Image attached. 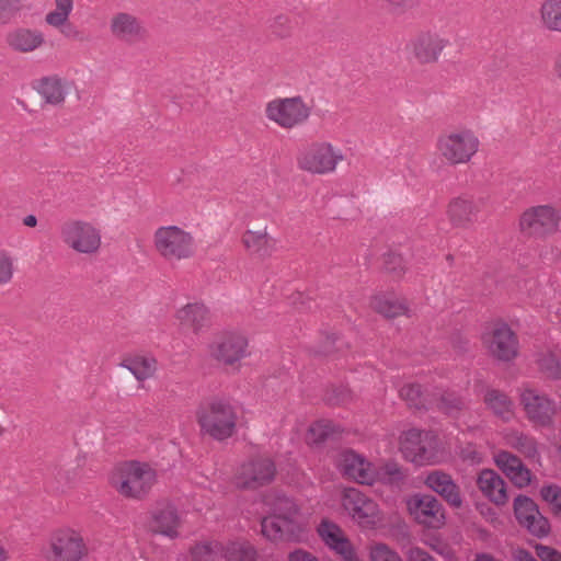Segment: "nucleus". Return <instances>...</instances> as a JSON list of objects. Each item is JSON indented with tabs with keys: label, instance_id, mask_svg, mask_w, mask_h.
I'll list each match as a JSON object with an SVG mask.
<instances>
[{
	"label": "nucleus",
	"instance_id": "f257e3e1",
	"mask_svg": "<svg viewBox=\"0 0 561 561\" xmlns=\"http://www.w3.org/2000/svg\"><path fill=\"white\" fill-rule=\"evenodd\" d=\"M157 471L150 463L130 460L113 469L110 484L124 499L142 501L157 483Z\"/></svg>",
	"mask_w": 561,
	"mask_h": 561
},
{
	"label": "nucleus",
	"instance_id": "f03ea898",
	"mask_svg": "<svg viewBox=\"0 0 561 561\" xmlns=\"http://www.w3.org/2000/svg\"><path fill=\"white\" fill-rule=\"evenodd\" d=\"M195 415L202 434L215 440H226L236 433L237 410L227 399L210 398L201 402Z\"/></svg>",
	"mask_w": 561,
	"mask_h": 561
},
{
	"label": "nucleus",
	"instance_id": "7ed1b4c3",
	"mask_svg": "<svg viewBox=\"0 0 561 561\" xmlns=\"http://www.w3.org/2000/svg\"><path fill=\"white\" fill-rule=\"evenodd\" d=\"M152 247L159 257L170 265L187 261L195 253L193 234L176 225L157 228L152 234Z\"/></svg>",
	"mask_w": 561,
	"mask_h": 561
},
{
	"label": "nucleus",
	"instance_id": "20e7f679",
	"mask_svg": "<svg viewBox=\"0 0 561 561\" xmlns=\"http://www.w3.org/2000/svg\"><path fill=\"white\" fill-rule=\"evenodd\" d=\"M480 141L469 128L442 131L435 144L438 158L449 167L469 163L479 151Z\"/></svg>",
	"mask_w": 561,
	"mask_h": 561
},
{
	"label": "nucleus",
	"instance_id": "39448f33",
	"mask_svg": "<svg viewBox=\"0 0 561 561\" xmlns=\"http://www.w3.org/2000/svg\"><path fill=\"white\" fill-rule=\"evenodd\" d=\"M89 552L88 542L79 530L62 527L51 533L44 556L47 561H85Z\"/></svg>",
	"mask_w": 561,
	"mask_h": 561
},
{
	"label": "nucleus",
	"instance_id": "423d86ee",
	"mask_svg": "<svg viewBox=\"0 0 561 561\" xmlns=\"http://www.w3.org/2000/svg\"><path fill=\"white\" fill-rule=\"evenodd\" d=\"M296 160L300 170L323 175L333 173L344 156L340 148L329 141H313L299 150Z\"/></svg>",
	"mask_w": 561,
	"mask_h": 561
},
{
	"label": "nucleus",
	"instance_id": "0eeeda50",
	"mask_svg": "<svg viewBox=\"0 0 561 561\" xmlns=\"http://www.w3.org/2000/svg\"><path fill=\"white\" fill-rule=\"evenodd\" d=\"M265 116L279 128L291 130L309 121L311 106L301 96L278 98L266 104Z\"/></svg>",
	"mask_w": 561,
	"mask_h": 561
},
{
	"label": "nucleus",
	"instance_id": "6e6552de",
	"mask_svg": "<svg viewBox=\"0 0 561 561\" xmlns=\"http://www.w3.org/2000/svg\"><path fill=\"white\" fill-rule=\"evenodd\" d=\"M62 243L79 254L93 255L102 243L101 231L91 222L70 219L60 226Z\"/></svg>",
	"mask_w": 561,
	"mask_h": 561
},
{
	"label": "nucleus",
	"instance_id": "1a4fd4ad",
	"mask_svg": "<svg viewBox=\"0 0 561 561\" xmlns=\"http://www.w3.org/2000/svg\"><path fill=\"white\" fill-rule=\"evenodd\" d=\"M519 402L527 420L534 426L553 427L558 407L548 394L529 385H524L519 389Z\"/></svg>",
	"mask_w": 561,
	"mask_h": 561
},
{
	"label": "nucleus",
	"instance_id": "9d476101",
	"mask_svg": "<svg viewBox=\"0 0 561 561\" xmlns=\"http://www.w3.org/2000/svg\"><path fill=\"white\" fill-rule=\"evenodd\" d=\"M249 341L239 332H224L209 345L208 353L211 359L219 365L239 369L242 359L249 356Z\"/></svg>",
	"mask_w": 561,
	"mask_h": 561
},
{
	"label": "nucleus",
	"instance_id": "9b49d317",
	"mask_svg": "<svg viewBox=\"0 0 561 561\" xmlns=\"http://www.w3.org/2000/svg\"><path fill=\"white\" fill-rule=\"evenodd\" d=\"M448 46V38L438 32L425 30L410 38L405 50L417 65L427 66L437 64Z\"/></svg>",
	"mask_w": 561,
	"mask_h": 561
},
{
	"label": "nucleus",
	"instance_id": "f8f14e48",
	"mask_svg": "<svg viewBox=\"0 0 561 561\" xmlns=\"http://www.w3.org/2000/svg\"><path fill=\"white\" fill-rule=\"evenodd\" d=\"M561 214L550 205H539L526 209L519 218V229L528 237L546 238L556 233Z\"/></svg>",
	"mask_w": 561,
	"mask_h": 561
},
{
	"label": "nucleus",
	"instance_id": "ddd939ff",
	"mask_svg": "<svg viewBox=\"0 0 561 561\" xmlns=\"http://www.w3.org/2000/svg\"><path fill=\"white\" fill-rule=\"evenodd\" d=\"M276 476V466L267 457L253 458L242 463L236 474L237 488L256 490L272 483Z\"/></svg>",
	"mask_w": 561,
	"mask_h": 561
},
{
	"label": "nucleus",
	"instance_id": "4468645a",
	"mask_svg": "<svg viewBox=\"0 0 561 561\" xmlns=\"http://www.w3.org/2000/svg\"><path fill=\"white\" fill-rule=\"evenodd\" d=\"M261 531L274 542H301L308 535L301 518H262Z\"/></svg>",
	"mask_w": 561,
	"mask_h": 561
},
{
	"label": "nucleus",
	"instance_id": "2eb2a0df",
	"mask_svg": "<svg viewBox=\"0 0 561 561\" xmlns=\"http://www.w3.org/2000/svg\"><path fill=\"white\" fill-rule=\"evenodd\" d=\"M483 344L492 357L502 362H510L518 354L517 336L506 323L496 324L485 333Z\"/></svg>",
	"mask_w": 561,
	"mask_h": 561
},
{
	"label": "nucleus",
	"instance_id": "dca6fc26",
	"mask_svg": "<svg viewBox=\"0 0 561 561\" xmlns=\"http://www.w3.org/2000/svg\"><path fill=\"white\" fill-rule=\"evenodd\" d=\"M433 442L434 436L430 432L411 428L401 437V450L410 461L423 465L435 457Z\"/></svg>",
	"mask_w": 561,
	"mask_h": 561
},
{
	"label": "nucleus",
	"instance_id": "f3484780",
	"mask_svg": "<svg viewBox=\"0 0 561 561\" xmlns=\"http://www.w3.org/2000/svg\"><path fill=\"white\" fill-rule=\"evenodd\" d=\"M514 514L520 526L536 537H545L550 531L548 519L539 512L537 504L526 495L514 500Z\"/></svg>",
	"mask_w": 561,
	"mask_h": 561
},
{
	"label": "nucleus",
	"instance_id": "a211bd4d",
	"mask_svg": "<svg viewBox=\"0 0 561 561\" xmlns=\"http://www.w3.org/2000/svg\"><path fill=\"white\" fill-rule=\"evenodd\" d=\"M408 508L417 523L439 528L445 522L442 503L431 494H414L408 501Z\"/></svg>",
	"mask_w": 561,
	"mask_h": 561
},
{
	"label": "nucleus",
	"instance_id": "6ab92c4d",
	"mask_svg": "<svg viewBox=\"0 0 561 561\" xmlns=\"http://www.w3.org/2000/svg\"><path fill=\"white\" fill-rule=\"evenodd\" d=\"M343 506L360 524L375 525L379 520L378 504L358 489L344 491Z\"/></svg>",
	"mask_w": 561,
	"mask_h": 561
},
{
	"label": "nucleus",
	"instance_id": "aec40b11",
	"mask_svg": "<svg viewBox=\"0 0 561 561\" xmlns=\"http://www.w3.org/2000/svg\"><path fill=\"white\" fill-rule=\"evenodd\" d=\"M110 32L117 41L126 44H137L148 38V31L141 20L128 12H118L111 18Z\"/></svg>",
	"mask_w": 561,
	"mask_h": 561
},
{
	"label": "nucleus",
	"instance_id": "412c9836",
	"mask_svg": "<svg viewBox=\"0 0 561 561\" xmlns=\"http://www.w3.org/2000/svg\"><path fill=\"white\" fill-rule=\"evenodd\" d=\"M339 470L360 484H373L376 472L369 461L351 449L342 450L335 459Z\"/></svg>",
	"mask_w": 561,
	"mask_h": 561
},
{
	"label": "nucleus",
	"instance_id": "4be33fe9",
	"mask_svg": "<svg viewBox=\"0 0 561 561\" xmlns=\"http://www.w3.org/2000/svg\"><path fill=\"white\" fill-rule=\"evenodd\" d=\"M482 207L481 198L458 196L448 203L447 217L453 227L468 229L478 220Z\"/></svg>",
	"mask_w": 561,
	"mask_h": 561
},
{
	"label": "nucleus",
	"instance_id": "5701e85b",
	"mask_svg": "<svg viewBox=\"0 0 561 561\" xmlns=\"http://www.w3.org/2000/svg\"><path fill=\"white\" fill-rule=\"evenodd\" d=\"M175 319L182 331L194 334L205 331L211 323L210 311L203 302L186 304L176 311Z\"/></svg>",
	"mask_w": 561,
	"mask_h": 561
},
{
	"label": "nucleus",
	"instance_id": "b1692460",
	"mask_svg": "<svg viewBox=\"0 0 561 561\" xmlns=\"http://www.w3.org/2000/svg\"><path fill=\"white\" fill-rule=\"evenodd\" d=\"M181 517L176 507L171 503L158 505L150 512L149 529L171 539L179 537Z\"/></svg>",
	"mask_w": 561,
	"mask_h": 561
},
{
	"label": "nucleus",
	"instance_id": "393cba45",
	"mask_svg": "<svg viewBox=\"0 0 561 561\" xmlns=\"http://www.w3.org/2000/svg\"><path fill=\"white\" fill-rule=\"evenodd\" d=\"M424 484L440 495L451 507L460 508L462 506L460 486L449 473L443 470L430 471L424 479Z\"/></svg>",
	"mask_w": 561,
	"mask_h": 561
},
{
	"label": "nucleus",
	"instance_id": "a878e982",
	"mask_svg": "<svg viewBox=\"0 0 561 561\" xmlns=\"http://www.w3.org/2000/svg\"><path fill=\"white\" fill-rule=\"evenodd\" d=\"M318 533L324 543L341 556L343 561H358L352 543L336 524L322 520L318 527Z\"/></svg>",
	"mask_w": 561,
	"mask_h": 561
},
{
	"label": "nucleus",
	"instance_id": "bb28decb",
	"mask_svg": "<svg viewBox=\"0 0 561 561\" xmlns=\"http://www.w3.org/2000/svg\"><path fill=\"white\" fill-rule=\"evenodd\" d=\"M496 466L519 489L530 484L531 472L515 455L508 451H500L495 456Z\"/></svg>",
	"mask_w": 561,
	"mask_h": 561
},
{
	"label": "nucleus",
	"instance_id": "cd10ccee",
	"mask_svg": "<svg viewBox=\"0 0 561 561\" xmlns=\"http://www.w3.org/2000/svg\"><path fill=\"white\" fill-rule=\"evenodd\" d=\"M5 42L12 50L28 54L41 48L45 43V37L38 30L16 27L7 34Z\"/></svg>",
	"mask_w": 561,
	"mask_h": 561
},
{
	"label": "nucleus",
	"instance_id": "c85d7f7f",
	"mask_svg": "<svg viewBox=\"0 0 561 561\" xmlns=\"http://www.w3.org/2000/svg\"><path fill=\"white\" fill-rule=\"evenodd\" d=\"M479 490L494 504L504 505L508 501L505 481L492 469L482 470L477 479Z\"/></svg>",
	"mask_w": 561,
	"mask_h": 561
},
{
	"label": "nucleus",
	"instance_id": "c756f323",
	"mask_svg": "<svg viewBox=\"0 0 561 561\" xmlns=\"http://www.w3.org/2000/svg\"><path fill=\"white\" fill-rule=\"evenodd\" d=\"M370 306L377 313L388 319L409 316L410 311L405 299L394 298L387 295L374 296Z\"/></svg>",
	"mask_w": 561,
	"mask_h": 561
},
{
	"label": "nucleus",
	"instance_id": "7c9ffc66",
	"mask_svg": "<svg viewBox=\"0 0 561 561\" xmlns=\"http://www.w3.org/2000/svg\"><path fill=\"white\" fill-rule=\"evenodd\" d=\"M242 244L244 248L254 255L264 257L271 254V239L267 233V228L259 226L254 229H248L242 234Z\"/></svg>",
	"mask_w": 561,
	"mask_h": 561
},
{
	"label": "nucleus",
	"instance_id": "2f4dec72",
	"mask_svg": "<svg viewBox=\"0 0 561 561\" xmlns=\"http://www.w3.org/2000/svg\"><path fill=\"white\" fill-rule=\"evenodd\" d=\"M37 92L51 105L61 104L66 98L65 82L58 77H46L38 81Z\"/></svg>",
	"mask_w": 561,
	"mask_h": 561
},
{
	"label": "nucleus",
	"instance_id": "473e14b6",
	"mask_svg": "<svg viewBox=\"0 0 561 561\" xmlns=\"http://www.w3.org/2000/svg\"><path fill=\"white\" fill-rule=\"evenodd\" d=\"M484 403L499 417L504 421L513 416V402L504 392L489 389L484 394Z\"/></svg>",
	"mask_w": 561,
	"mask_h": 561
},
{
	"label": "nucleus",
	"instance_id": "72a5a7b5",
	"mask_svg": "<svg viewBox=\"0 0 561 561\" xmlns=\"http://www.w3.org/2000/svg\"><path fill=\"white\" fill-rule=\"evenodd\" d=\"M542 26L561 34V0H545L539 9Z\"/></svg>",
	"mask_w": 561,
	"mask_h": 561
},
{
	"label": "nucleus",
	"instance_id": "f704fd0d",
	"mask_svg": "<svg viewBox=\"0 0 561 561\" xmlns=\"http://www.w3.org/2000/svg\"><path fill=\"white\" fill-rule=\"evenodd\" d=\"M121 366L128 369L138 381H145L153 377L157 370L156 360L144 356L126 358Z\"/></svg>",
	"mask_w": 561,
	"mask_h": 561
},
{
	"label": "nucleus",
	"instance_id": "c9c22d12",
	"mask_svg": "<svg viewBox=\"0 0 561 561\" xmlns=\"http://www.w3.org/2000/svg\"><path fill=\"white\" fill-rule=\"evenodd\" d=\"M226 561H255L256 550L247 541H232L222 547Z\"/></svg>",
	"mask_w": 561,
	"mask_h": 561
},
{
	"label": "nucleus",
	"instance_id": "e433bc0d",
	"mask_svg": "<svg viewBox=\"0 0 561 561\" xmlns=\"http://www.w3.org/2000/svg\"><path fill=\"white\" fill-rule=\"evenodd\" d=\"M506 444L522 453L527 457H534L537 454V443L536 440L518 431H511L505 435Z\"/></svg>",
	"mask_w": 561,
	"mask_h": 561
},
{
	"label": "nucleus",
	"instance_id": "4c0bfd02",
	"mask_svg": "<svg viewBox=\"0 0 561 561\" xmlns=\"http://www.w3.org/2000/svg\"><path fill=\"white\" fill-rule=\"evenodd\" d=\"M265 518H301L296 502L287 496H277L273 504L272 514Z\"/></svg>",
	"mask_w": 561,
	"mask_h": 561
},
{
	"label": "nucleus",
	"instance_id": "58836bf2",
	"mask_svg": "<svg viewBox=\"0 0 561 561\" xmlns=\"http://www.w3.org/2000/svg\"><path fill=\"white\" fill-rule=\"evenodd\" d=\"M222 547L220 542H205L195 545L191 549L193 561H217V558L222 557Z\"/></svg>",
	"mask_w": 561,
	"mask_h": 561
},
{
	"label": "nucleus",
	"instance_id": "ea45409f",
	"mask_svg": "<svg viewBox=\"0 0 561 561\" xmlns=\"http://www.w3.org/2000/svg\"><path fill=\"white\" fill-rule=\"evenodd\" d=\"M538 365L547 378L561 379V356L552 352L542 353L538 358Z\"/></svg>",
	"mask_w": 561,
	"mask_h": 561
},
{
	"label": "nucleus",
	"instance_id": "a19ab883",
	"mask_svg": "<svg viewBox=\"0 0 561 561\" xmlns=\"http://www.w3.org/2000/svg\"><path fill=\"white\" fill-rule=\"evenodd\" d=\"M334 434V426L329 421H319L313 423L308 432V442L313 445L324 443Z\"/></svg>",
	"mask_w": 561,
	"mask_h": 561
},
{
	"label": "nucleus",
	"instance_id": "79ce46f5",
	"mask_svg": "<svg viewBox=\"0 0 561 561\" xmlns=\"http://www.w3.org/2000/svg\"><path fill=\"white\" fill-rule=\"evenodd\" d=\"M465 405V401L454 392H444L437 402V408L451 416L457 415Z\"/></svg>",
	"mask_w": 561,
	"mask_h": 561
},
{
	"label": "nucleus",
	"instance_id": "37998d69",
	"mask_svg": "<svg viewBox=\"0 0 561 561\" xmlns=\"http://www.w3.org/2000/svg\"><path fill=\"white\" fill-rule=\"evenodd\" d=\"M49 26H53L68 39L72 41H83V33L78 30V27L69 21V16L53 19L45 21Z\"/></svg>",
	"mask_w": 561,
	"mask_h": 561
},
{
	"label": "nucleus",
	"instance_id": "c03bdc74",
	"mask_svg": "<svg viewBox=\"0 0 561 561\" xmlns=\"http://www.w3.org/2000/svg\"><path fill=\"white\" fill-rule=\"evenodd\" d=\"M378 474L382 481L393 485H400L407 478L405 472L396 462H388L382 466Z\"/></svg>",
	"mask_w": 561,
	"mask_h": 561
},
{
	"label": "nucleus",
	"instance_id": "a18cd8bd",
	"mask_svg": "<svg viewBox=\"0 0 561 561\" xmlns=\"http://www.w3.org/2000/svg\"><path fill=\"white\" fill-rule=\"evenodd\" d=\"M53 474L57 490L62 492L72 486L77 479V471L66 466L55 467Z\"/></svg>",
	"mask_w": 561,
	"mask_h": 561
},
{
	"label": "nucleus",
	"instance_id": "49530a36",
	"mask_svg": "<svg viewBox=\"0 0 561 561\" xmlns=\"http://www.w3.org/2000/svg\"><path fill=\"white\" fill-rule=\"evenodd\" d=\"M383 268L393 277H401L404 275L407 267L402 255L393 252L383 255Z\"/></svg>",
	"mask_w": 561,
	"mask_h": 561
},
{
	"label": "nucleus",
	"instance_id": "de8ad7c7",
	"mask_svg": "<svg viewBox=\"0 0 561 561\" xmlns=\"http://www.w3.org/2000/svg\"><path fill=\"white\" fill-rule=\"evenodd\" d=\"M400 397L412 408L421 409L424 407L423 393L420 385L410 383L403 386L400 390Z\"/></svg>",
	"mask_w": 561,
	"mask_h": 561
},
{
	"label": "nucleus",
	"instance_id": "09e8293b",
	"mask_svg": "<svg viewBox=\"0 0 561 561\" xmlns=\"http://www.w3.org/2000/svg\"><path fill=\"white\" fill-rule=\"evenodd\" d=\"M540 494L556 515L561 514V488L559 485H545L541 488Z\"/></svg>",
	"mask_w": 561,
	"mask_h": 561
},
{
	"label": "nucleus",
	"instance_id": "8fccbe9b",
	"mask_svg": "<svg viewBox=\"0 0 561 561\" xmlns=\"http://www.w3.org/2000/svg\"><path fill=\"white\" fill-rule=\"evenodd\" d=\"M371 561H402L401 557L385 543H375L370 547Z\"/></svg>",
	"mask_w": 561,
	"mask_h": 561
},
{
	"label": "nucleus",
	"instance_id": "3c124183",
	"mask_svg": "<svg viewBox=\"0 0 561 561\" xmlns=\"http://www.w3.org/2000/svg\"><path fill=\"white\" fill-rule=\"evenodd\" d=\"M271 28L277 37L287 38L291 35L294 26L289 16L279 14L274 18Z\"/></svg>",
	"mask_w": 561,
	"mask_h": 561
},
{
	"label": "nucleus",
	"instance_id": "603ef678",
	"mask_svg": "<svg viewBox=\"0 0 561 561\" xmlns=\"http://www.w3.org/2000/svg\"><path fill=\"white\" fill-rule=\"evenodd\" d=\"M13 260L5 253L0 252V285L8 284L13 277Z\"/></svg>",
	"mask_w": 561,
	"mask_h": 561
},
{
	"label": "nucleus",
	"instance_id": "864d4df0",
	"mask_svg": "<svg viewBox=\"0 0 561 561\" xmlns=\"http://www.w3.org/2000/svg\"><path fill=\"white\" fill-rule=\"evenodd\" d=\"M344 342L336 333H328L321 343V353L324 355L333 354L344 346Z\"/></svg>",
	"mask_w": 561,
	"mask_h": 561
},
{
	"label": "nucleus",
	"instance_id": "5fc2aeb1",
	"mask_svg": "<svg viewBox=\"0 0 561 561\" xmlns=\"http://www.w3.org/2000/svg\"><path fill=\"white\" fill-rule=\"evenodd\" d=\"M56 9L46 14L45 21L70 16L73 9V0H55Z\"/></svg>",
	"mask_w": 561,
	"mask_h": 561
},
{
	"label": "nucleus",
	"instance_id": "6e6d98bb",
	"mask_svg": "<svg viewBox=\"0 0 561 561\" xmlns=\"http://www.w3.org/2000/svg\"><path fill=\"white\" fill-rule=\"evenodd\" d=\"M19 10L16 0H0V24H7Z\"/></svg>",
	"mask_w": 561,
	"mask_h": 561
},
{
	"label": "nucleus",
	"instance_id": "4d7b16f0",
	"mask_svg": "<svg viewBox=\"0 0 561 561\" xmlns=\"http://www.w3.org/2000/svg\"><path fill=\"white\" fill-rule=\"evenodd\" d=\"M420 0H386L389 11L393 14H403L414 8Z\"/></svg>",
	"mask_w": 561,
	"mask_h": 561
},
{
	"label": "nucleus",
	"instance_id": "13d9d810",
	"mask_svg": "<svg viewBox=\"0 0 561 561\" xmlns=\"http://www.w3.org/2000/svg\"><path fill=\"white\" fill-rule=\"evenodd\" d=\"M535 550L541 561H561V553L552 547L536 545Z\"/></svg>",
	"mask_w": 561,
	"mask_h": 561
},
{
	"label": "nucleus",
	"instance_id": "bf43d9fd",
	"mask_svg": "<svg viewBox=\"0 0 561 561\" xmlns=\"http://www.w3.org/2000/svg\"><path fill=\"white\" fill-rule=\"evenodd\" d=\"M353 400V394L350 389L341 387L334 389L332 394L328 397V401L332 404H345Z\"/></svg>",
	"mask_w": 561,
	"mask_h": 561
},
{
	"label": "nucleus",
	"instance_id": "052dcab7",
	"mask_svg": "<svg viewBox=\"0 0 561 561\" xmlns=\"http://www.w3.org/2000/svg\"><path fill=\"white\" fill-rule=\"evenodd\" d=\"M407 561H436L427 551L412 547L405 553Z\"/></svg>",
	"mask_w": 561,
	"mask_h": 561
},
{
	"label": "nucleus",
	"instance_id": "680f3d73",
	"mask_svg": "<svg viewBox=\"0 0 561 561\" xmlns=\"http://www.w3.org/2000/svg\"><path fill=\"white\" fill-rule=\"evenodd\" d=\"M450 344L454 351L458 354L469 351V340L459 333H455L450 336Z\"/></svg>",
	"mask_w": 561,
	"mask_h": 561
},
{
	"label": "nucleus",
	"instance_id": "e2e57ef3",
	"mask_svg": "<svg viewBox=\"0 0 561 561\" xmlns=\"http://www.w3.org/2000/svg\"><path fill=\"white\" fill-rule=\"evenodd\" d=\"M460 457L463 460L472 463H479L482 460L481 454L471 445H468L461 449Z\"/></svg>",
	"mask_w": 561,
	"mask_h": 561
},
{
	"label": "nucleus",
	"instance_id": "0e129e2a",
	"mask_svg": "<svg viewBox=\"0 0 561 561\" xmlns=\"http://www.w3.org/2000/svg\"><path fill=\"white\" fill-rule=\"evenodd\" d=\"M289 561H319L313 554L302 549H297L289 553Z\"/></svg>",
	"mask_w": 561,
	"mask_h": 561
},
{
	"label": "nucleus",
	"instance_id": "69168bd1",
	"mask_svg": "<svg viewBox=\"0 0 561 561\" xmlns=\"http://www.w3.org/2000/svg\"><path fill=\"white\" fill-rule=\"evenodd\" d=\"M514 558L516 561H538L529 551L525 549H518L514 553Z\"/></svg>",
	"mask_w": 561,
	"mask_h": 561
},
{
	"label": "nucleus",
	"instance_id": "338daca9",
	"mask_svg": "<svg viewBox=\"0 0 561 561\" xmlns=\"http://www.w3.org/2000/svg\"><path fill=\"white\" fill-rule=\"evenodd\" d=\"M553 72L556 77L561 81V50L558 53L553 61Z\"/></svg>",
	"mask_w": 561,
	"mask_h": 561
},
{
	"label": "nucleus",
	"instance_id": "774afa93",
	"mask_svg": "<svg viewBox=\"0 0 561 561\" xmlns=\"http://www.w3.org/2000/svg\"><path fill=\"white\" fill-rule=\"evenodd\" d=\"M23 224L27 227H35L37 224V218L34 215H27L23 219Z\"/></svg>",
	"mask_w": 561,
	"mask_h": 561
}]
</instances>
